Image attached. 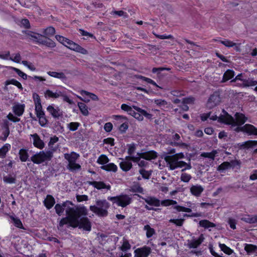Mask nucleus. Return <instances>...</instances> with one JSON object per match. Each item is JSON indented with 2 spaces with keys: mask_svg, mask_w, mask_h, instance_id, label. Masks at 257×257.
Masks as SVG:
<instances>
[{
  "mask_svg": "<svg viewBox=\"0 0 257 257\" xmlns=\"http://www.w3.org/2000/svg\"><path fill=\"white\" fill-rule=\"evenodd\" d=\"M66 217L61 219L58 228L61 229L64 225H68L73 228L79 227L84 230L90 231L91 223L86 217L88 214L87 208L84 205H79L74 208H68L66 211Z\"/></svg>",
  "mask_w": 257,
  "mask_h": 257,
  "instance_id": "f257e3e1",
  "label": "nucleus"
},
{
  "mask_svg": "<svg viewBox=\"0 0 257 257\" xmlns=\"http://www.w3.org/2000/svg\"><path fill=\"white\" fill-rule=\"evenodd\" d=\"M234 119L227 112L223 110L222 114L218 117V122L226 124L231 125L232 126H240L243 124L247 120V117L241 113L237 112L235 114Z\"/></svg>",
  "mask_w": 257,
  "mask_h": 257,
  "instance_id": "f03ea898",
  "label": "nucleus"
},
{
  "mask_svg": "<svg viewBox=\"0 0 257 257\" xmlns=\"http://www.w3.org/2000/svg\"><path fill=\"white\" fill-rule=\"evenodd\" d=\"M109 206V203L105 199L98 200L96 201V204L91 205L89 209L98 216L105 217L108 215Z\"/></svg>",
  "mask_w": 257,
  "mask_h": 257,
  "instance_id": "7ed1b4c3",
  "label": "nucleus"
},
{
  "mask_svg": "<svg viewBox=\"0 0 257 257\" xmlns=\"http://www.w3.org/2000/svg\"><path fill=\"white\" fill-rule=\"evenodd\" d=\"M157 157V153L154 151L137 153L136 156L132 157V161L137 162L140 167H144L147 165L146 160L155 159Z\"/></svg>",
  "mask_w": 257,
  "mask_h": 257,
  "instance_id": "20e7f679",
  "label": "nucleus"
},
{
  "mask_svg": "<svg viewBox=\"0 0 257 257\" xmlns=\"http://www.w3.org/2000/svg\"><path fill=\"white\" fill-rule=\"evenodd\" d=\"M165 160L167 163V166L172 170L178 168H181L184 167L182 170L183 171L191 168L190 165L187 164L185 162L178 160L177 158H175V156H167L165 157Z\"/></svg>",
  "mask_w": 257,
  "mask_h": 257,
  "instance_id": "39448f33",
  "label": "nucleus"
},
{
  "mask_svg": "<svg viewBox=\"0 0 257 257\" xmlns=\"http://www.w3.org/2000/svg\"><path fill=\"white\" fill-rule=\"evenodd\" d=\"M55 38L60 43L62 44L63 45L71 50L80 53L82 54H86L87 53V51L86 49L63 36L56 35Z\"/></svg>",
  "mask_w": 257,
  "mask_h": 257,
  "instance_id": "423d86ee",
  "label": "nucleus"
},
{
  "mask_svg": "<svg viewBox=\"0 0 257 257\" xmlns=\"http://www.w3.org/2000/svg\"><path fill=\"white\" fill-rule=\"evenodd\" d=\"M79 157V155L74 152L64 154V157L68 162L67 169L70 171L74 172L80 170L81 166L76 163Z\"/></svg>",
  "mask_w": 257,
  "mask_h": 257,
  "instance_id": "0eeeda50",
  "label": "nucleus"
},
{
  "mask_svg": "<svg viewBox=\"0 0 257 257\" xmlns=\"http://www.w3.org/2000/svg\"><path fill=\"white\" fill-rule=\"evenodd\" d=\"M240 162L236 160H231L230 162H224L219 165L217 170L221 174L225 173L228 170L232 169L236 171L240 169Z\"/></svg>",
  "mask_w": 257,
  "mask_h": 257,
  "instance_id": "6e6552de",
  "label": "nucleus"
},
{
  "mask_svg": "<svg viewBox=\"0 0 257 257\" xmlns=\"http://www.w3.org/2000/svg\"><path fill=\"white\" fill-rule=\"evenodd\" d=\"M35 105V113L37 117L39 119L40 124L42 126H45L47 123V119H46L45 113L42 109L41 105V100L38 96L36 98H34Z\"/></svg>",
  "mask_w": 257,
  "mask_h": 257,
  "instance_id": "1a4fd4ad",
  "label": "nucleus"
},
{
  "mask_svg": "<svg viewBox=\"0 0 257 257\" xmlns=\"http://www.w3.org/2000/svg\"><path fill=\"white\" fill-rule=\"evenodd\" d=\"M53 157V152L51 151H40L32 156L31 161L35 164H40L51 160Z\"/></svg>",
  "mask_w": 257,
  "mask_h": 257,
  "instance_id": "9d476101",
  "label": "nucleus"
},
{
  "mask_svg": "<svg viewBox=\"0 0 257 257\" xmlns=\"http://www.w3.org/2000/svg\"><path fill=\"white\" fill-rule=\"evenodd\" d=\"M108 200L116 203L118 206L124 207L131 203V198L127 195H121L114 197H108Z\"/></svg>",
  "mask_w": 257,
  "mask_h": 257,
  "instance_id": "9b49d317",
  "label": "nucleus"
},
{
  "mask_svg": "<svg viewBox=\"0 0 257 257\" xmlns=\"http://www.w3.org/2000/svg\"><path fill=\"white\" fill-rule=\"evenodd\" d=\"M133 108L135 110L137 111V112H135L133 116L138 120H143L144 119V116L148 119H150L152 117V115L149 113H148L144 109H143L135 105H133Z\"/></svg>",
  "mask_w": 257,
  "mask_h": 257,
  "instance_id": "f8f14e48",
  "label": "nucleus"
},
{
  "mask_svg": "<svg viewBox=\"0 0 257 257\" xmlns=\"http://www.w3.org/2000/svg\"><path fill=\"white\" fill-rule=\"evenodd\" d=\"M236 130L246 133L249 135H257V128L250 124H246L243 126H238Z\"/></svg>",
  "mask_w": 257,
  "mask_h": 257,
  "instance_id": "ddd939ff",
  "label": "nucleus"
},
{
  "mask_svg": "<svg viewBox=\"0 0 257 257\" xmlns=\"http://www.w3.org/2000/svg\"><path fill=\"white\" fill-rule=\"evenodd\" d=\"M151 252V248L147 246L138 248L134 251L135 257H148Z\"/></svg>",
  "mask_w": 257,
  "mask_h": 257,
  "instance_id": "4468645a",
  "label": "nucleus"
},
{
  "mask_svg": "<svg viewBox=\"0 0 257 257\" xmlns=\"http://www.w3.org/2000/svg\"><path fill=\"white\" fill-rule=\"evenodd\" d=\"M220 101V97L217 92L210 95L207 103V106L209 108H212L218 105Z\"/></svg>",
  "mask_w": 257,
  "mask_h": 257,
  "instance_id": "2eb2a0df",
  "label": "nucleus"
},
{
  "mask_svg": "<svg viewBox=\"0 0 257 257\" xmlns=\"http://www.w3.org/2000/svg\"><path fill=\"white\" fill-rule=\"evenodd\" d=\"M47 110L54 118H58L63 115L62 110L58 106L53 104L49 105L47 107Z\"/></svg>",
  "mask_w": 257,
  "mask_h": 257,
  "instance_id": "dca6fc26",
  "label": "nucleus"
},
{
  "mask_svg": "<svg viewBox=\"0 0 257 257\" xmlns=\"http://www.w3.org/2000/svg\"><path fill=\"white\" fill-rule=\"evenodd\" d=\"M132 157H126L125 159H122V161L119 163L120 169L124 171L127 172L132 168Z\"/></svg>",
  "mask_w": 257,
  "mask_h": 257,
  "instance_id": "f3484780",
  "label": "nucleus"
},
{
  "mask_svg": "<svg viewBox=\"0 0 257 257\" xmlns=\"http://www.w3.org/2000/svg\"><path fill=\"white\" fill-rule=\"evenodd\" d=\"M25 34L28 39L39 44L43 38L42 35L30 31H26Z\"/></svg>",
  "mask_w": 257,
  "mask_h": 257,
  "instance_id": "a211bd4d",
  "label": "nucleus"
},
{
  "mask_svg": "<svg viewBox=\"0 0 257 257\" xmlns=\"http://www.w3.org/2000/svg\"><path fill=\"white\" fill-rule=\"evenodd\" d=\"M204 237L203 234H201L198 238H193L191 240H188L187 245L190 248H197L204 240Z\"/></svg>",
  "mask_w": 257,
  "mask_h": 257,
  "instance_id": "6ab92c4d",
  "label": "nucleus"
},
{
  "mask_svg": "<svg viewBox=\"0 0 257 257\" xmlns=\"http://www.w3.org/2000/svg\"><path fill=\"white\" fill-rule=\"evenodd\" d=\"M30 136L32 139L33 144L35 147L39 149H42L44 148L45 144L37 134L31 135Z\"/></svg>",
  "mask_w": 257,
  "mask_h": 257,
  "instance_id": "aec40b11",
  "label": "nucleus"
},
{
  "mask_svg": "<svg viewBox=\"0 0 257 257\" xmlns=\"http://www.w3.org/2000/svg\"><path fill=\"white\" fill-rule=\"evenodd\" d=\"M87 184L98 190L106 189L107 190H109L111 188V186L109 184H106L102 181H88Z\"/></svg>",
  "mask_w": 257,
  "mask_h": 257,
  "instance_id": "412c9836",
  "label": "nucleus"
},
{
  "mask_svg": "<svg viewBox=\"0 0 257 257\" xmlns=\"http://www.w3.org/2000/svg\"><path fill=\"white\" fill-rule=\"evenodd\" d=\"M47 74L50 76L55 78H57L61 80L62 82H65L67 80V78L63 72H57V71H48Z\"/></svg>",
  "mask_w": 257,
  "mask_h": 257,
  "instance_id": "4be33fe9",
  "label": "nucleus"
},
{
  "mask_svg": "<svg viewBox=\"0 0 257 257\" xmlns=\"http://www.w3.org/2000/svg\"><path fill=\"white\" fill-rule=\"evenodd\" d=\"M72 204L70 201H66L63 203L62 204H57L55 206V209L56 210V213L59 215H61L64 210H65L66 211L67 208H71L69 206V205Z\"/></svg>",
  "mask_w": 257,
  "mask_h": 257,
  "instance_id": "5701e85b",
  "label": "nucleus"
},
{
  "mask_svg": "<svg viewBox=\"0 0 257 257\" xmlns=\"http://www.w3.org/2000/svg\"><path fill=\"white\" fill-rule=\"evenodd\" d=\"M44 96L46 98H57L62 96V93L58 90L53 91L50 89H47L44 92Z\"/></svg>",
  "mask_w": 257,
  "mask_h": 257,
  "instance_id": "b1692460",
  "label": "nucleus"
},
{
  "mask_svg": "<svg viewBox=\"0 0 257 257\" xmlns=\"http://www.w3.org/2000/svg\"><path fill=\"white\" fill-rule=\"evenodd\" d=\"M191 193L196 196L199 197L204 190L203 187L200 185H192L190 188Z\"/></svg>",
  "mask_w": 257,
  "mask_h": 257,
  "instance_id": "393cba45",
  "label": "nucleus"
},
{
  "mask_svg": "<svg viewBox=\"0 0 257 257\" xmlns=\"http://www.w3.org/2000/svg\"><path fill=\"white\" fill-rule=\"evenodd\" d=\"M25 105L22 104H16L13 107V110L15 114L18 116H21L24 111Z\"/></svg>",
  "mask_w": 257,
  "mask_h": 257,
  "instance_id": "a878e982",
  "label": "nucleus"
},
{
  "mask_svg": "<svg viewBox=\"0 0 257 257\" xmlns=\"http://www.w3.org/2000/svg\"><path fill=\"white\" fill-rule=\"evenodd\" d=\"M244 250L249 255L257 253V246L251 244H244Z\"/></svg>",
  "mask_w": 257,
  "mask_h": 257,
  "instance_id": "bb28decb",
  "label": "nucleus"
},
{
  "mask_svg": "<svg viewBox=\"0 0 257 257\" xmlns=\"http://www.w3.org/2000/svg\"><path fill=\"white\" fill-rule=\"evenodd\" d=\"M145 201L149 205L156 207L160 206V201L155 197H149L144 198Z\"/></svg>",
  "mask_w": 257,
  "mask_h": 257,
  "instance_id": "cd10ccee",
  "label": "nucleus"
},
{
  "mask_svg": "<svg viewBox=\"0 0 257 257\" xmlns=\"http://www.w3.org/2000/svg\"><path fill=\"white\" fill-rule=\"evenodd\" d=\"M101 169L106 171L116 172L117 170V167L114 163H110L102 166Z\"/></svg>",
  "mask_w": 257,
  "mask_h": 257,
  "instance_id": "c85d7f7f",
  "label": "nucleus"
},
{
  "mask_svg": "<svg viewBox=\"0 0 257 257\" xmlns=\"http://www.w3.org/2000/svg\"><path fill=\"white\" fill-rule=\"evenodd\" d=\"M234 76V71L232 70L228 69L224 73L222 79V82H225Z\"/></svg>",
  "mask_w": 257,
  "mask_h": 257,
  "instance_id": "c756f323",
  "label": "nucleus"
},
{
  "mask_svg": "<svg viewBox=\"0 0 257 257\" xmlns=\"http://www.w3.org/2000/svg\"><path fill=\"white\" fill-rule=\"evenodd\" d=\"M44 202L46 207L48 209H50L54 205L55 202L54 198L51 195H48L47 196Z\"/></svg>",
  "mask_w": 257,
  "mask_h": 257,
  "instance_id": "7c9ffc66",
  "label": "nucleus"
},
{
  "mask_svg": "<svg viewBox=\"0 0 257 257\" xmlns=\"http://www.w3.org/2000/svg\"><path fill=\"white\" fill-rule=\"evenodd\" d=\"M41 32L43 34V37H48L53 36L55 33V30L52 27H49L46 29H42Z\"/></svg>",
  "mask_w": 257,
  "mask_h": 257,
  "instance_id": "2f4dec72",
  "label": "nucleus"
},
{
  "mask_svg": "<svg viewBox=\"0 0 257 257\" xmlns=\"http://www.w3.org/2000/svg\"><path fill=\"white\" fill-rule=\"evenodd\" d=\"M199 224L200 226L207 229L216 226V225L214 223L205 219L200 221Z\"/></svg>",
  "mask_w": 257,
  "mask_h": 257,
  "instance_id": "473e14b6",
  "label": "nucleus"
},
{
  "mask_svg": "<svg viewBox=\"0 0 257 257\" xmlns=\"http://www.w3.org/2000/svg\"><path fill=\"white\" fill-rule=\"evenodd\" d=\"M241 220L248 223H254L257 222V215L254 216L245 215L241 218Z\"/></svg>",
  "mask_w": 257,
  "mask_h": 257,
  "instance_id": "72a5a7b5",
  "label": "nucleus"
},
{
  "mask_svg": "<svg viewBox=\"0 0 257 257\" xmlns=\"http://www.w3.org/2000/svg\"><path fill=\"white\" fill-rule=\"evenodd\" d=\"M256 146H257V141H247L240 144V147L244 149L251 148Z\"/></svg>",
  "mask_w": 257,
  "mask_h": 257,
  "instance_id": "f704fd0d",
  "label": "nucleus"
},
{
  "mask_svg": "<svg viewBox=\"0 0 257 257\" xmlns=\"http://www.w3.org/2000/svg\"><path fill=\"white\" fill-rule=\"evenodd\" d=\"M11 146L10 144H6L1 148H0V158H5L7 153L11 149Z\"/></svg>",
  "mask_w": 257,
  "mask_h": 257,
  "instance_id": "c9c22d12",
  "label": "nucleus"
},
{
  "mask_svg": "<svg viewBox=\"0 0 257 257\" xmlns=\"http://www.w3.org/2000/svg\"><path fill=\"white\" fill-rule=\"evenodd\" d=\"M20 159L22 162H26L29 158L28 150L24 149H21L19 152Z\"/></svg>",
  "mask_w": 257,
  "mask_h": 257,
  "instance_id": "e433bc0d",
  "label": "nucleus"
},
{
  "mask_svg": "<svg viewBox=\"0 0 257 257\" xmlns=\"http://www.w3.org/2000/svg\"><path fill=\"white\" fill-rule=\"evenodd\" d=\"M10 218L13 221L14 225L19 228L26 229L23 226V223L21 220L17 217L15 216H10Z\"/></svg>",
  "mask_w": 257,
  "mask_h": 257,
  "instance_id": "4c0bfd02",
  "label": "nucleus"
},
{
  "mask_svg": "<svg viewBox=\"0 0 257 257\" xmlns=\"http://www.w3.org/2000/svg\"><path fill=\"white\" fill-rule=\"evenodd\" d=\"M121 109L126 112H127V113L132 116H133L135 113V111L133 109V105L132 106L128 105L126 104H122L121 105Z\"/></svg>",
  "mask_w": 257,
  "mask_h": 257,
  "instance_id": "58836bf2",
  "label": "nucleus"
},
{
  "mask_svg": "<svg viewBox=\"0 0 257 257\" xmlns=\"http://www.w3.org/2000/svg\"><path fill=\"white\" fill-rule=\"evenodd\" d=\"M154 103L161 109H166L168 107V103L166 101L161 99H154Z\"/></svg>",
  "mask_w": 257,
  "mask_h": 257,
  "instance_id": "ea45409f",
  "label": "nucleus"
},
{
  "mask_svg": "<svg viewBox=\"0 0 257 257\" xmlns=\"http://www.w3.org/2000/svg\"><path fill=\"white\" fill-rule=\"evenodd\" d=\"M78 106L81 112L83 114V115L85 116H87L88 115L89 111L88 110V108L85 103L83 102H78Z\"/></svg>",
  "mask_w": 257,
  "mask_h": 257,
  "instance_id": "a19ab883",
  "label": "nucleus"
},
{
  "mask_svg": "<svg viewBox=\"0 0 257 257\" xmlns=\"http://www.w3.org/2000/svg\"><path fill=\"white\" fill-rule=\"evenodd\" d=\"M40 44L44 45L50 48H54L56 46L55 43L50 39H42Z\"/></svg>",
  "mask_w": 257,
  "mask_h": 257,
  "instance_id": "79ce46f5",
  "label": "nucleus"
},
{
  "mask_svg": "<svg viewBox=\"0 0 257 257\" xmlns=\"http://www.w3.org/2000/svg\"><path fill=\"white\" fill-rule=\"evenodd\" d=\"M109 162L108 157L104 155H101L97 160V163L100 165H105Z\"/></svg>",
  "mask_w": 257,
  "mask_h": 257,
  "instance_id": "37998d69",
  "label": "nucleus"
},
{
  "mask_svg": "<svg viewBox=\"0 0 257 257\" xmlns=\"http://www.w3.org/2000/svg\"><path fill=\"white\" fill-rule=\"evenodd\" d=\"M217 154V151L216 150H213L211 152L203 153L201 156L202 157H203L205 158H209V159L213 160Z\"/></svg>",
  "mask_w": 257,
  "mask_h": 257,
  "instance_id": "c03bdc74",
  "label": "nucleus"
},
{
  "mask_svg": "<svg viewBox=\"0 0 257 257\" xmlns=\"http://www.w3.org/2000/svg\"><path fill=\"white\" fill-rule=\"evenodd\" d=\"M210 118V119L215 120H217L218 121V117L216 115H212L210 116V113H204L201 115V119L202 121H205L207 120L208 118Z\"/></svg>",
  "mask_w": 257,
  "mask_h": 257,
  "instance_id": "a18cd8bd",
  "label": "nucleus"
},
{
  "mask_svg": "<svg viewBox=\"0 0 257 257\" xmlns=\"http://www.w3.org/2000/svg\"><path fill=\"white\" fill-rule=\"evenodd\" d=\"M144 230L146 231V236L148 238L152 237L155 233V230L151 227L149 225H146L144 226Z\"/></svg>",
  "mask_w": 257,
  "mask_h": 257,
  "instance_id": "49530a36",
  "label": "nucleus"
},
{
  "mask_svg": "<svg viewBox=\"0 0 257 257\" xmlns=\"http://www.w3.org/2000/svg\"><path fill=\"white\" fill-rule=\"evenodd\" d=\"M79 126L80 123L77 122H71L67 124V127L71 131L77 130Z\"/></svg>",
  "mask_w": 257,
  "mask_h": 257,
  "instance_id": "de8ad7c7",
  "label": "nucleus"
},
{
  "mask_svg": "<svg viewBox=\"0 0 257 257\" xmlns=\"http://www.w3.org/2000/svg\"><path fill=\"white\" fill-rule=\"evenodd\" d=\"M177 204V202L176 201L171 199L164 200L160 202V204L164 206H168L172 205H176Z\"/></svg>",
  "mask_w": 257,
  "mask_h": 257,
  "instance_id": "09e8293b",
  "label": "nucleus"
},
{
  "mask_svg": "<svg viewBox=\"0 0 257 257\" xmlns=\"http://www.w3.org/2000/svg\"><path fill=\"white\" fill-rule=\"evenodd\" d=\"M81 94L82 95H86L90 98L93 100H98V97L94 94L87 92L85 90H82L81 91Z\"/></svg>",
  "mask_w": 257,
  "mask_h": 257,
  "instance_id": "8fccbe9b",
  "label": "nucleus"
},
{
  "mask_svg": "<svg viewBox=\"0 0 257 257\" xmlns=\"http://www.w3.org/2000/svg\"><path fill=\"white\" fill-rule=\"evenodd\" d=\"M184 219H171L169 220V222L175 224L177 226H182L183 224Z\"/></svg>",
  "mask_w": 257,
  "mask_h": 257,
  "instance_id": "3c124183",
  "label": "nucleus"
},
{
  "mask_svg": "<svg viewBox=\"0 0 257 257\" xmlns=\"http://www.w3.org/2000/svg\"><path fill=\"white\" fill-rule=\"evenodd\" d=\"M10 60H12L16 63H20L21 60V56L19 53L13 54L11 56Z\"/></svg>",
  "mask_w": 257,
  "mask_h": 257,
  "instance_id": "603ef678",
  "label": "nucleus"
},
{
  "mask_svg": "<svg viewBox=\"0 0 257 257\" xmlns=\"http://www.w3.org/2000/svg\"><path fill=\"white\" fill-rule=\"evenodd\" d=\"M3 180L4 182L8 184L15 183L16 181L15 178L11 175L4 176Z\"/></svg>",
  "mask_w": 257,
  "mask_h": 257,
  "instance_id": "864d4df0",
  "label": "nucleus"
},
{
  "mask_svg": "<svg viewBox=\"0 0 257 257\" xmlns=\"http://www.w3.org/2000/svg\"><path fill=\"white\" fill-rule=\"evenodd\" d=\"M191 178L192 177L190 174L186 173H183L181 175L180 179L184 182L188 183L191 180Z\"/></svg>",
  "mask_w": 257,
  "mask_h": 257,
  "instance_id": "5fc2aeb1",
  "label": "nucleus"
},
{
  "mask_svg": "<svg viewBox=\"0 0 257 257\" xmlns=\"http://www.w3.org/2000/svg\"><path fill=\"white\" fill-rule=\"evenodd\" d=\"M174 209H175L177 211L179 212H185L190 213L191 212V209L189 208H186L185 207L181 206L180 205H176L174 207Z\"/></svg>",
  "mask_w": 257,
  "mask_h": 257,
  "instance_id": "6e6d98bb",
  "label": "nucleus"
},
{
  "mask_svg": "<svg viewBox=\"0 0 257 257\" xmlns=\"http://www.w3.org/2000/svg\"><path fill=\"white\" fill-rule=\"evenodd\" d=\"M131 247V245L127 240H124L121 246V250L124 252H127V251L129 250Z\"/></svg>",
  "mask_w": 257,
  "mask_h": 257,
  "instance_id": "4d7b16f0",
  "label": "nucleus"
},
{
  "mask_svg": "<svg viewBox=\"0 0 257 257\" xmlns=\"http://www.w3.org/2000/svg\"><path fill=\"white\" fill-rule=\"evenodd\" d=\"M12 69L16 72L17 74L21 77H22L23 79H27V75L24 72L21 71L20 69L13 67Z\"/></svg>",
  "mask_w": 257,
  "mask_h": 257,
  "instance_id": "13d9d810",
  "label": "nucleus"
},
{
  "mask_svg": "<svg viewBox=\"0 0 257 257\" xmlns=\"http://www.w3.org/2000/svg\"><path fill=\"white\" fill-rule=\"evenodd\" d=\"M245 85L247 86H253L257 84V81L254 80L252 79H248L247 80H243Z\"/></svg>",
  "mask_w": 257,
  "mask_h": 257,
  "instance_id": "bf43d9fd",
  "label": "nucleus"
},
{
  "mask_svg": "<svg viewBox=\"0 0 257 257\" xmlns=\"http://www.w3.org/2000/svg\"><path fill=\"white\" fill-rule=\"evenodd\" d=\"M222 44L224 45L227 47H232L236 45V44L230 40H224L219 41Z\"/></svg>",
  "mask_w": 257,
  "mask_h": 257,
  "instance_id": "052dcab7",
  "label": "nucleus"
},
{
  "mask_svg": "<svg viewBox=\"0 0 257 257\" xmlns=\"http://www.w3.org/2000/svg\"><path fill=\"white\" fill-rule=\"evenodd\" d=\"M22 63L30 70L33 71L36 70V67L32 63H29L27 61H23Z\"/></svg>",
  "mask_w": 257,
  "mask_h": 257,
  "instance_id": "680f3d73",
  "label": "nucleus"
},
{
  "mask_svg": "<svg viewBox=\"0 0 257 257\" xmlns=\"http://www.w3.org/2000/svg\"><path fill=\"white\" fill-rule=\"evenodd\" d=\"M139 172L141 174L142 178L144 179H149L151 174L149 172L146 171L144 169H140Z\"/></svg>",
  "mask_w": 257,
  "mask_h": 257,
  "instance_id": "e2e57ef3",
  "label": "nucleus"
},
{
  "mask_svg": "<svg viewBox=\"0 0 257 257\" xmlns=\"http://www.w3.org/2000/svg\"><path fill=\"white\" fill-rule=\"evenodd\" d=\"M221 250L225 253L230 254L231 253V249L227 247L224 244H220L219 245Z\"/></svg>",
  "mask_w": 257,
  "mask_h": 257,
  "instance_id": "0e129e2a",
  "label": "nucleus"
},
{
  "mask_svg": "<svg viewBox=\"0 0 257 257\" xmlns=\"http://www.w3.org/2000/svg\"><path fill=\"white\" fill-rule=\"evenodd\" d=\"M0 58L4 60H10L11 56L9 51L0 53Z\"/></svg>",
  "mask_w": 257,
  "mask_h": 257,
  "instance_id": "69168bd1",
  "label": "nucleus"
},
{
  "mask_svg": "<svg viewBox=\"0 0 257 257\" xmlns=\"http://www.w3.org/2000/svg\"><path fill=\"white\" fill-rule=\"evenodd\" d=\"M7 117L10 120L15 122H19L20 120L19 118L14 116L12 113H9Z\"/></svg>",
  "mask_w": 257,
  "mask_h": 257,
  "instance_id": "338daca9",
  "label": "nucleus"
},
{
  "mask_svg": "<svg viewBox=\"0 0 257 257\" xmlns=\"http://www.w3.org/2000/svg\"><path fill=\"white\" fill-rule=\"evenodd\" d=\"M76 199L78 202H82L88 200V197L86 195H79L76 196Z\"/></svg>",
  "mask_w": 257,
  "mask_h": 257,
  "instance_id": "774afa93",
  "label": "nucleus"
}]
</instances>
